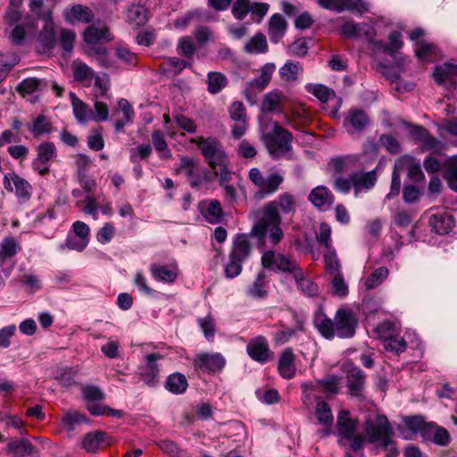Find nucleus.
Wrapping results in <instances>:
<instances>
[{"mask_svg": "<svg viewBox=\"0 0 457 457\" xmlns=\"http://www.w3.org/2000/svg\"><path fill=\"white\" fill-rule=\"evenodd\" d=\"M357 314L349 307L339 308L330 319L322 311L315 313L313 325L319 333L328 340L335 337L347 339L354 337L358 327Z\"/></svg>", "mask_w": 457, "mask_h": 457, "instance_id": "nucleus-1", "label": "nucleus"}, {"mask_svg": "<svg viewBox=\"0 0 457 457\" xmlns=\"http://www.w3.org/2000/svg\"><path fill=\"white\" fill-rule=\"evenodd\" d=\"M262 141L274 160L291 154L293 135L278 121L267 120L262 125Z\"/></svg>", "mask_w": 457, "mask_h": 457, "instance_id": "nucleus-2", "label": "nucleus"}, {"mask_svg": "<svg viewBox=\"0 0 457 457\" xmlns=\"http://www.w3.org/2000/svg\"><path fill=\"white\" fill-rule=\"evenodd\" d=\"M261 217L253 226L251 236L263 240L269 233V239L272 245H277L283 238L284 232L280 227L282 222L281 215L278 210L275 209L274 204L267 203L261 211Z\"/></svg>", "mask_w": 457, "mask_h": 457, "instance_id": "nucleus-3", "label": "nucleus"}, {"mask_svg": "<svg viewBox=\"0 0 457 457\" xmlns=\"http://www.w3.org/2000/svg\"><path fill=\"white\" fill-rule=\"evenodd\" d=\"M251 251L252 245L247 235H237L228 255V262L224 269L228 278H234L242 272V263L250 256Z\"/></svg>", "mask_w": 457, "mask_h": 457, "instance_id": "nucleus-4", "label": "nucleus"}, {"mask_svg": "<svg viewBox=\"0 0 457 457\" xmlns=\"http://www.w3.org/2000/svg\"><path fill=\"white\" fill-rule=\"evenodd\" d=\"M200 150L204 161L211 169L224 166L228 155L222 143L215 137H197L190 139Z\"/></svg>", "mask_w": 457, "mask_h": 457, "instance_id": "nucleus-5", "label": "nucleus"}, {"mask_svg": "<svg viewBox=\"0 0 457 457\" xmlns=\"http://www.w3.org/2000/svg\"><path fill=\"white\" fill-rule=\"evenodd\" d=\"M337 434L342 439L350 441V449L358 453L364 448L365 438L361 435H356L358 420L351 417L347 410H341L337 420Z\"/></svg>", "mask_w": 457, "mask_h": 457, "instance_id": "nucleus-6", "label": "nucleus"}, {"mask_svg": "<svg viewBox=\"0 0 457 457\" xmlns=\"http://www.w3.org/2000/svg\"><path fill=\"white\" fill-rule=\"evenodd\" d=\"M261 262L264 269L291 274L294 278H297L303 270L295 259L283 253L277 254L272 250L262 253Z\"/></svg>", "mask_w": 457, "mask_h": 457, "instance_id": "nucleus-7", "label": "nucleus"}, {"mask_svg": "<svg viewBox=\"0 0 457 457\" xmlns=\"http://www.w3.org/2000/svg\"><path fill=\"white\" fill-rule=\"evenodd\" d=\"M249 179L257 188L255 195L263 199L277 193L284 182V177L278 172H272L264 177L258 168L249 171Z\"/></svg>", "mask_w": 457, "mask_h": 457, "instance_id": "nucleus-8", "label": "nucleus"}, {"mask_svg": "<svg viewBox=\"0 0 457 457\" xmlns=\"http://www.w3.org/2000/svg\"><path fill=\"white\" fill-rule=\"evenodd\" d=\"M275 71L276 65L272 62L265 63L257 70L258 76L249 81L244 90V96L249 103L254 104L257 95L269 86Z\"/></svg>", "mask_w": 457, "mask_h": 457, "instance_id": "nucleus-9", "label": "nucleus"}, {"mask_svg": "<svg viewBox=\"0 0 457 457\" xmlns=\"http://www.w3.org/2000/svg\"><path fill=\"white\" fill-rule=\"evenodd\" d=\"M393 430L387 418L384 415H369L363 425V431L370 444L378 442L379 438Z\"/></svg>", "mask_w": 457, "mask_h": 457, "instance_id": "nucleus-10", "label": "nucleus"}, {"mask_svg": "<svg viewBox=\"0 0 457 457\" xmlns=\"http://www.w3.org/2000/svg\"><path fill=\"white\" fill-rule=\"evenodd\" d=\"M225 364V358L219 353H201L193 359L195 370L209 375L221 371Z\"/></svg>", "mask_w": 457, "mask_h": 457, "instance_id": "nucleus-11", "label": "nucleus"}, {"mask_svg": "<svg viewBox=\"0 0 457 457\" xmlns=\"http://www.w3.org/2000/svg\"><path fill=\"white\" fill-rule=\"evenodd\" d=\"M246 353L256 362L265 364L273 359V352L264 336L252 338L246 345Z\"/></svg>", "mask_w": 457, "mask_h": 457, "instance_id": "nucleus-12", "label": "nucleus"}, {"mask_svg": "<svg viewBox=\"0 0 457 457\" xmlns=\"http://www.w3.org/2000/svg\"><path fill=\"white\" fill-rule=\"evenodd\" d=\"M198 209L204 220L213 225L220 224L225 216L221 204L217 199L200 202Z\"/></svg>", "mask_w": 457, "mask_h": 457, "instance_id": "nucleus-13", "label": "nucleus"}, {"mask_svg": "<svg viewBox=\"0 0 457 457\" xmlns=\"http://www.w3.org/2000/svg\"><path fill=\"white\" fill-rule=\"evenodd\" d=\"M370 123V119L367 114L358 109L349 110L345 120L344 127L350 134L360 133Z\"/></svg>", "mask_w": 457, "mask_h": 457, "instance_id": "nucleus-14", "label": "nucleus"}, {"mask_svg": "<svg viewBox=\"0 0 457 457\" xmlns=\"http://www.w3.org/2000/svg\"><path fill=\"white\" fill-rule=\"evenodd\" d=\"M162 356L158 353L147 354L145 356V365L140 368V377L148 386H154L158 382L159 367L156 363Z\"/></svg>", "mask_w": 457, "mask_h": 457, "instance_id": "nucleus-15", "label": "nucleus"}, {"mask_svg": "<svg viewBox=\"0 0 457 457\" xmlns=\"http://www.w3.org/2000/svg\"><path fill=\"white\" fill-rule=\"evenodd\" d=\"M150 271L154 279L163 283L172 284L179 275V267L176 263H153Z\"/></svg>", "mask_w": 457, "mask_h": 457, "instance_id": "nucleus-16", "label": "nucleus"}, {"mask_svg": "<svg viewBox=\"0 0 457 457\" xmlns=\"http://www.w3.org/2000/svg\"><path fill=\"white\" fill-rule=\"evenodd\" d=\"M365 378V373L358 367H350L346 370V386L351 395L362 396Z\"/></svg>", "mask_w": 457, "mask_h": 457, "instance_id": "nucleus-17", "label": "nucleus"}, {"mask_svg": "<svg viewBox=\"0 0 457 457\" xmlns=\"http://www.w3.org/2000/svg\"><path fill=\"white\" fill-rule=\"evenodd\" d=\"M278 371L285 379H291L295 376V355L292 348L284 349L278 358Z\"/></svg>", "mask_w": 457, "mask_h": 457, "instance_id": "nucleus-18", "label": "nucleus"}, {"mask_svg": "<svg viewBox=\"0 0 457 457\" xmlns=\"http://www.w3.org/2000/svg\"><path fill=\"white\" fill-rule=\"evenodd\" d=\"M376 170L363 172L354 171L352 173L354 195H358L361 191L371 189L377 182Z\"/></svg>", "mask_w": 457, "mask_h": 457, "instance_id": "nucleus-19", "label": "nucleus"}, {"mask_svg": "<svg viewBox=\"0 0 457 457\" xmlns=\"http://www.w3.org/2000/svg\"><path fill=\"white\" fill-rule=\"evenodd\" d=\"M395 167L399 170H407L410 179L419 182L424 179V174L420 169V163L410 155H403L395 162Z\"/></svg>", "mask_w": 457, "mask_h": 457, "instance_id": "nucleus-20", "label": "nucleus"}, {"mask_svg": "<svg viewBox=\"0 0 457 457\" xmlns=\"http://www.w3.org/2000/svg\"><path fill=\"white\" fill-rule=\"evenodd\" d=\"M429 225L437 234L445 235L454 227V219L445 211L437 212L429 218Z\"/></svg>", "mask_w": 457, "mask_h": 457, "instance_id": "nucleus-21", "label": "nucleus"}, {"mask_svg": "<svg viewBox=\"0 0 457 457\" xmlns=\"http://www.w3.org/2000/svg\"><path fill=\"white\" fill-rule=\"evenodd\" d=\"M432 76L438 85H443L447 82L455 84L457 80V65L451 62L436 65Z\"/></svg>", "mask_w": 457, "mask_h": 457, "instance_id": "nucleus-22", "label": "nucleus"}, {"mask_svg": "<svg viewBox=\"0 0 457 457\" xmlns=\"http://www.w3.org/2000/svg\"><path fill=\"white\" fill-rule=\"evenodd\" d=\"M48 87V80L46 79L30 77L24 79L16 86V91L23 97L36 92H41Z\"/></svg>", "mask_w": 457, "mask_h": 457, "instance_id": "nucleus-23", "label": "nucleus"}, {"mask_svg": "<svg viewBox=\"0 0 457 457\" xmlns=\"http://www.w3.org/2000/svg\"><path fill=\"white\" fill-rule=\"evenodd\" d=\"M190 62L179 59V57H165L159 64V70L162 73L170 76H178L185 68H190Z\"/></svg>", "mask_w": 457, "mask_h": 457, "instance_id": "nucleus-24", "label": "nucleus"}, {"mask_svg": "<svg viewBox=\"0 0 457 457\" xmlns=\"http://www.w3.org/2000/svg\"><path fill=\"white\" fill-rule=\"evenodd\" d=\"M65 19L71 23L75 21L89 23L94 20V13L87 6L74 4L65 12Z\"/></svg>", "mask_w": 457, "mask_h": 457, "instance_id": "nucleus-25", "label": "nucleus"}, {"mask_svg": "<svg viewBox=\"0 0 457 457\" xmlns=\"http://www.w3.org/2000/svg\"><path fill=\"white\" fill-rule=\"evenodd\" d=\"M308 199L315 207L322 208L325 205L331 206L335 198L328 187L318 186L311 191Z\"/></svg>", "mask_w": 457, "mask_h": 457, "instance_id": "nucleus-26", "label": "nucleus"}, {"mask_svg": "<svg viewBox=\"0 0 457 457\" xmlns=\"http://www.w3.org/2000/svg\"><path fill=\"white\" fill-rule=\"evenodd\" d=\"M109 445L107 434L100 430L87 433L82 441V447L90 453H96L103 445Z\"/></svg>", "mask_w": 457, "mask_h": 457, "instance_id": "nucleus-27", "label": "nucleus"}, {"mask_svg": "<svg viewBox=\"0 0 457 457\" xmlns=\"http://www.w3.org/2000/svg\"><path fill=\"white\" fill-rule=\"evenodd\" d=\"M283 93L278 89H274L263 96L261 111L262 113H271L280 109L283 99Z\"/></svg>", "mask_w": 457, "mask_h": 457, "instance_id": "nucleus-28", "label": "nucleus"}, {"mask_svg": "<svg viewBox=\"0 0 457 457\" xmlns=\"http://www.w3.org/2000/svg\"><path fill=\"white\" fill-rule=\"evenodd\" d=\"M6 452L14 457H25L33 455L36 447L28 439L22 438L11 441L6 446Z\"/></svg>", "mask_w": 457, "mask_h": 457, "instance_id": "nucleus-29", "label": "nucleus"}, {"mask_svg": "<svg viewBox=\"0 0 457 457\" xmlns=\"http://www.w3.org/2000/svg\"><path fill=\"white\" fill-rule=\"evenodd\" d=\"M28 129L35 138H38L42 135L50 134L53 131V124L46 115L39 114L28 124Z\"/></svg>", "mask_w": 457, "mask_h": 457, "instance_id": "nucleus-30", "label": "nucleus"}, {"mask_svg": "<svg viewBox=\"0 0 457 457\" xmlns=\"http://www.w3.org/2000/svg\"><path fill=\"white\" fill-rule=\"evenodd\" d=\"M127 20L135 26H143L149 20V11L140 4H133L128 9Z\"/></svg>", "mask_w": 457, "mask_h": 457, "instance_id": "nucleus-31", "label": "nucleus"}, {"mask_svg": "<svg viewBox=\"0 0 457 457\" xmlns=\"http://www.w3.org/2000/svg\"><path fill=\"white\" fill-rule=\"evenodd\" d=\"M269 203L284 214H294L296 210L295 197L289 192L280 194L277 199Z\"/></svg>", "mask_w": 457, "mask_h": 457, "instance_id": "nucleus-32", "label": "nucleus"}, {"mask_svg": "<svg viewBox=\"0 0 457 457\" xmlns=\"http://www.w3.org/2000/svg\"><path fill=\"white\" fill-rule=\"evenodd\" d=\"M85 42L87 44H96L101 40L111 41L112 37L109 32L107 27H97L96 25H90L85 30L83 34Z\"/></svg>", "mask_w": 457, "mask_h": 457, "instance_id": "nucleus-33", "label": "nucleus"}, {"mask_svg": "<svg viewBox=\"0 0 457 457\" xmlns=\"http://www.w3.org/2000/svg\"><path fill=\"white\" fill-rule=\"evenodd\" d=\"M315 414L319 422L325 426L324 435H328L329 428L333 423V415L331 408L328 403L320 398L317 399V405L315 409Z\"/></svg>", "mask_w": 457, "mask_h": 457, "instance_id": "nucleus-34", "label": "nucleus"}, {"mask_svg": "<svg viewBox=\"0 0 457 457\" xmlns=\"http://www.w3.org/2000/svg\"><path fill=\"white\" fill-rule=\"evenodd\" d=\"M70 98L72 104L73 113L79 123H85L93 116V112L89 106L81 101L75 93H70Z\"/></svg>", "mask_w": 457, "mask_h": 457, "instance_id": "nucleus-35", "label": "nucleus"}, {"mask_svg": "<svg viewBox=\"0 0 457 457\" xmlns=\"http://www.w3.org/2000/svg\"><path fill=\"white\" fill-rule=\"evenodd\" d=\"M188 386L187 380L182 373L170 374L165 382V388L172 394L180 395L186 392Z\"/></svg>", "mask_w": 457, "mask_h": 457, "instance_id": "nucleus-36", "label": "nucleus"}, {"mask_svg": "<svg viewBox=\"0 0 457 457\" xmlns=\"http://www.w3.org/2000/svg\"><path fill=\"white\" fill-rule=\"evenodd\" d=\"M207 90L210 94L216 95L228 86L227 77L219 71H210L207 74Z\"/></svg>", "mask_w": 457, "mask_h": 457, "instance_id": "nucleus-37", "label": "nucleus"}, {"mask_svg": "<svg viewBox=\"0 0 457 457\" xmlns=\"http://www.w3.org/2000/svg\"><path fill=\"white\" fill-rule=\"evenodd\" d=\"M287 22L284 18L276 13L272 15L269 21V35L272 42L277 43L285 34Z\"/></svg>", "mask_w": 457, "mask_h": 457, "instance_id": "nucleus-38", "label": "nucleus"}, {"mask_svg": "<svg viewBox=\"0 0 457 457\" xmlns=\"http://www.w3.org/2000/svg\"><path fill=\"white\" fill-rule=\"evenodd\" d=\"M71 70L74 79L77 82L82 84H85L87 82L89 83L92 78L94 77V71L85 62L79 60H75L72 62Z\"/></svg>", "mask_w": 457, "mask_h": 457, "instance_id": "nucleus-39", "label": "nucleus"}, {"mask_svg": "<svg viewBox=\"0 0 457 457\" xmlns=\"http://www.w3.org/2000/svg\"><path fill=\"white\" fill-rule=\"evenodd\" d=\"M266 278L267 276L265 272L260 271L257 274L255 280L249 286L247 289V294L253 298H264L267 296V289H266Z\"/></svg>", "mask_w": 457, "mask_h": 457, "instance_id": "nucleus-40", "label": "nucleus"}, {"mask_svg": "<svg viewBox=\"0 0 457 457\" xmlns=\"http://www.w3.org/2000/svg\"><path fill=\"white\" fill-rule=\"evenodd\" d=\"M320 7L337 12H341L345 10L353 11L357 9V4L353 0H318Z\"/></svg>", "mask_w": 457, "mask_h": 457, "instance_id": "nucleus-41", "label": "nucleus"}, {"mask_svg": "<svg viewBox=\"0 0 457 457\" xmlns=\"http://www.w3.org/2000/svg\"><path fill=\"white\" fill-rule=\"evenodd\" d=\"M444 178L449 187L457 192V155L448 158L444 165Z\"/></svg>", "mask_w": 457, "mask_h": 457, "instance_id": "nucleus-42", "label": "nucleus"}, {"mask_svg": "<svg viewBox=\"0 0 457 457\" xmlns=\"http://www.w3.org/2000/svg\"><path fill=\"white\" fill-rule=\"evenodd\" d=\"M56 156L57 150L54 144L52 142H44L37 145V157L34 160L48 164L54 160Z\"/></svg>", "mask_w": 457, "mask_h": 457, "instance_id": "nucleus-43", "label": "nucleus"}, {"mask_svg": "<svg viewBox=\"0 0 457 457\" xmlns=\"http://www.w3.org/2000/svg\"><path fill=\"white\" fill-rule=\"evenodd\" d=\"M404 425L412 432H420L423 436H428L431 430V423H427L421 416H408L403 420Z\"/></svg>", "mask_w": 457, "mask_h": 457, "instance_id": "nucleus-44", "label": "nucleus"}, {"mask_svg": "<svg viewBox=\"0 0 457 457\" xmlns=\"http://www.w3.org/2000/svg\"><path fill=\"white\" fill-rule=\"evenodd\" d=\"M20 250L21 247L13 237H5L0 244V262H4L14 257Z\"/></svg>", "mask_w": 457, "mask_h": 457, "instance_id": "nucleus-45", "label": "nucleus"}, {"mask_svg": "<svg viewBox=\"0 0 457 457\" xmlns=\"http://www.w3.org/2000/svg\"><path fill=\"white\" fill-rule=\"evenodd\" d=\"M13 177V192L15 193L16 196L22 202L29 201L32 195L31 185L25 179L20 177L17 173L16 176Z\"/></svg>", "mask_w": 457, "mask_h": 457, "instance_id": "nucleus-46", "label": "nucleus"}, {"mask_svg": "<svg viewBox=\"0 0 457 457\" xmlns=\"http://www.w3.org/2000/svg\"><path fill=\"white\" fill-rule=\"evenodd\" d=\"M302 71V66L299 62H287L279 69V76L285 82H295L298 79L299 71Z\"/></svg>", "mask_w": 457, "mask_h": 457, "instance_id": "nucleus-47", "label": "nucleus"}, {"mask_svg": "<svg viewBox=\"0 0 457 457\" xmlns=\"http://www.w3.org/2000/svg\"><path fill=\"white\" fill-rule=\"evenodd\" d=\"M245 49L250 54H263L268 51L266 37L262 33L254 35L245 45Z\"/></svg>", "mask_w": 457, "mask_h": 457, "instance_id": "nucleus-48", "label": "nucleus"}, {"mask_svg": "<svg viewBox=\"0 0 457 457\" xmlns=\"http://www.w3.org/2000/svg\"><path fill=\"white\" fill-rule=\"evenodd\" d=\"M303 293L309 296H316L319 294L318 285L304 275L303 270L297 278H294Z\"/></svg>", "mask_w": 457, "mask_h": 457, "instance_id": "nucleus-49", "label": "nucleus"}, {"mask_svg": "<svg viewBox=\"0 0 457 457\" xmlns=\"http://www.w3.org/2000/svg\"><path fill=\"white\" fill-rule=\"evenodd\" d=\"M431 430L428 436H424L426 439H432V441L441 446H445L450 442V435L448 431L436 425L431 423Z\"/></svg>", "mask_w": 457, "mask_h": 457, "instance_id": "nucleus-50", "label": "nucleus"}, {"mask_svg": "<svg viewBox=\"0 0 457 457\" xmlns=\"http://www.w3.org/2000/svg\"><path fill=\"white\" fill-rule=\"evenodd\" d=\"M87 411L95 416L103 415L107 417H121L122 411L120 410L112 409L102 403H88L87 404Z\"/></svg>", "mask_w": 457, "mask_h": 457, "instance_id": "nucleus-51", "label": "nucleus"}, {"mask_svg": "<svg viewBox=\"0 0 457 457\" xmlns=\"http://www.w3.org/2000/svg\"><path fill=\"white\" fill-rule=\"evenodd\" d=\"M388 269L386 267H379L376 269L370 275L368 276L365 281V287L368 290L373 289L379 285L387 278Z\"/></svg>", "mask_w": 457, "mask_h": 457, "instance_id": "nucleus-52", "label": "nucleus"}, {"mask_svg": "<svg viewBox=\"0 0 457 457\" xmlns=\"http://www.w3.org/2000/svg\"><path fill=\"white\" fill-rule=\"evenodd\" d=\"M177 51L180 56L192 60L196 52V46L190 37H183L179 40Z\"/></svg>", "mask_w": 457, "mask_h": 457, "instance_id": "nucleus-53", "label": "nucleus"}, {"mask_svg": "<svg viewBox=\"0 0 457 457\" xmlns=\"http://www.w3.org/2000/svg\"><path fill=\"white\" fill-rule=\"evenodd\" d=\"M20 56L15 53L0 54V76L6 75L15 65L20 62Z\"/></svg>", "mask_w": 457, "mask_h": 457, "instance_id": "nucleus-54", "label": "nucleus"}, {"mask_svg": "<svg viewBox=\"0 0 457 457\" xmlns=\"http://www.w3.org/2000/svg\"><path fill=\"white\" fill-rule=\"evenodd\" d=\"M324 266L327 272L330 275L340 272V263L333 248L325 250Z\"/></svg>", "mask_w": 457, "mask_h": 457, "instance_id": "nucleus-55", "label": "nucleus"}, {"mask_svg": "<svg viewBox=\"0 0 457 457\" xmlns=\"http://www.w3.org/2000/svg\"><path fill=\"white\" fill-rule=\"evenodd\" d=\"M320 390L328 395H335L338 393L339 380L335 375H329L318 380Z\"/></svg>", "mask_w": 457, "mask_h": 457, "instance_id": "nucleus-56", "label": "nucleus"}, {"mask_svg": "<svg viewBox=\"0 0 457 457\" xmlns=\"http://www.w3.org/2000/svg\"><path fill=\"white\" fill-rule=\"evenodd\" d=\"M157 445L163 453L173 457H188L187 453L173 441L161 440Z\"/></svg>", "mask_w": 457, "mask_h": 457, "instance_id": "nucleus-57", "label": "nucleus"}, {"mask_svg": "<svg viewBox=\"0 0 457 457\" xmlns=\"http://www.w3.org/2000/svg\"><path fill=\"white\" fill-rule=\"evenodd\" d=\"M307 90L322 103H326L331 96H335V92L333 90L321 84H310L307 86Z\"/></svg>", "mask_w": 457, "mask_h": 457, "instance_id": "nucleus-58", "label": "nucleus"}, {"mask_svg": "<svg viewBox=\"0 0 457 457\" xmlns=\"http://www.w3.org/2000/svg\"><path fill=\"white\" fill-rule=\"evenodd\" d=\"M87 146L93 151L102 150L104 146L102 128L93 129L87 138Z\"/></svg>", "mask_w": 457, "mask_h": 457, "instance_id": "nucleus-59", "label": "nucleus"}, {"mask_svg": "<svg viewBox=\"0 0 457 457\" xmlns=\"http://www.w3.org/2000/svg\"><path fill=\"white\" fill-rule=\"evenodd\" d=\"M331 228L330 226L326 223L322 222L320 225V231L316 234V240L317 242L324 246L326 249H330L332 247V240H331Z\"/></svg>", "mask_w": 457, "mask_h": 457, "instance_id": "nucleus-60", "label": "nucleus"}, {"mask_svg": "<svg viewBox=\"0 0 457 457\" xmlns=\"http://www.w3.org/2000/svg\"><path fill=\"white\" fill-rule=\"evenodd\" d=\"M29 8L42 20L50 21L52 19V10L44 5L43 0H30Z\"/></svg>", "mask_w": 457, "mask_h": 457, "instance_id": "nucleus-61", "label": "nucleus"}, {"mask_svg": "<svg viewBox=\"0 0 457 457\" xmlns=\"http://www.w3.org/2000/svg\"><path fill=\"white\" fill-rule=\"evenodd\" d=\"M332 292L337 296H345L348 293V287L341 272L331 275Z\"/></svg>", "mask_w": 457, "mask_h": 457, "instance_id": "nucleus-62", "label": "nucleus"}, {"mask_svg": "<svg viewBox=\"0 0 457 457\" xmlns=\"http://www.w3.org/2000/svg\"><path fill=\"white\" fill-rule=\"evenodd\" d=\"M61 421L62 424L72 430L75 424L87 422V418L85 414L79 411H69L62 416Z\"/></svg>", "mask_w": 457, "mask_h": 457, "instance_id": "nucleus-63", "label": "nucleus"}, {"mask_svg": "<svg viewBox=\"0 0 457 457\" xmlns=\"http://www.w3.org/2000/svg\"><path fill=\"white\" fill-rule=\"evenodd\" d=\"M229 117L235 121H241L243 123L246 120V109L244 104L240 101H235L231 104L228 109Z\"/></svg>", "mask_w": 457, "mask_h": 457, "instance_id": "nucleus-64", "label": "nucleus"}]
</instances>
